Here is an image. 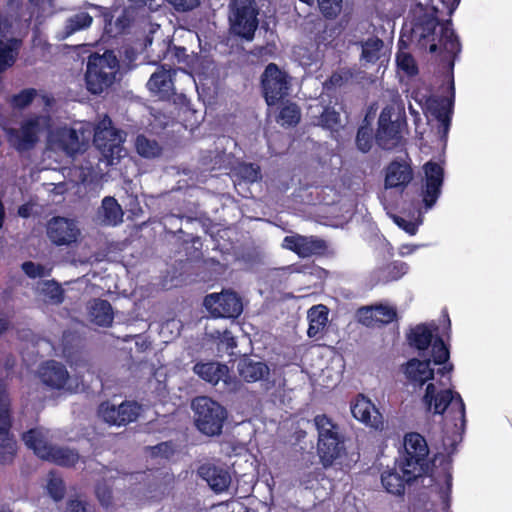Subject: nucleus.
Segmentation results:
<instances>
[{"label":"nucleus","mask_w":512,"mask_h":512,"mask_svg":"<svg viewBox=\"0 0 512 512\" xmlns=\"http://www.w3.org/2000/svg\"><path fill=\"white\" fill-rule=\"evenodd\" d=\"M405 454L399 463V469L405 473L409 480L428 475L438 484L443 480L445 487L440 488L441 498H448L452 489V459L442 456L439 460L440 469H431L428 460L429 447L426 439L417 432H410L404 437Z\"/></svg>","instance_id":"nucleus-1"},{"label":"nucleus","mask_w":512,"mask_h":512,"mask_svg":"<svg viewBox=\"0 0 512 512\" xmlns=\"http://www.w3.org/2000/svg\"><path fill=\"white\" fill-rule=\"evenodd\" d=\"M119 70V61L112 50H106L102 55L94 53L88 58L85 82L92 94H101L110 87Z\"/></svg>","instance_id":"nucleus-2"},{"label":"nucleus","mask_w":512,"mask_h":512,"mask_svg":"<svg viewBox=\"0 0 512 512\" xmlns=\"http://www.w3.org/2000/svg\"><path fill=\"white\" fill-rule=\"evenodd\" d=\"M228 8L230 33L243 40L252 41L259 24L255 0H230Z\"/></svg>","instance_id":"nucleus-3"},{"label":"nucleus","mask_w":512,"mask_h":512,"mask_svg":"<svg viewBox=\"0 0 512 512\" xmlns=\"http://www.w3.org/2000/svg\"><path fill=\"white\" fill-rule=\"evenodd\" d=\"M407 122L405 116L395 112L392 106H386L380 112L375 132V142L383 150H394L404 143L403 129Z\"/></svg>","instance_id":"nucleus-4"},{"label":"nucleus","mask_w":512,"mask_h":512,"mask_svg":"<svg viewBox=\"0 0 512 512\" xmlns=\"http://www.w3.org/2000/svg\"><path fill=\"white\" fill-rule=\"evenodd\" d=\"M195 412V425L208 436L221 433L227 413L224 407L209 397H197L192 402Z\"/></svg>","instance_id":"nucleus-5"},{"label":"nucleus","mask_w":512,"mask_h":512,"mask_svg":"<svg viewBox=\"0 0 512 512\" xmlns=\"http://www.w3.org/2000/svg\"><path fill=\"white\" fill-rule=\"evenodd\" d=\"M428 411L433 409L434 414H444L447 409L453 414L455 420H460L462 424L466 422L465 404L461 395L451 389L436 392L433 383L426 386L425 394L422 399Z\"/></svg>","instance_id":"nucleus-6"},{"label":"nucleus","mask_w":512,"mask_h":512,"mask_svg":"<svg viewBox=\"0 0 512 512\" xmlns=\"http://www.w3.org/2000/svg\"><path fill=\"white\" fill-rule=\"evenodd\" d=\"M261 87L267 105L273 106L289 95L288 75L275 63H269L261 76Z\"/></svg>","instance_id":"nucleus-7"},{"label":"nucleus","mask_w":512,"mask_h":512,"mask_svg":"<svg viewBox=\"0 0 512 512\" xmlns=\"http://www.w3.org/2000/svg\"><path fill=\"white\" fill-rule=\"evenodd\" d=\"M86 145L83 133L66 126L51 131L47 138V146L51 151L69 157L85 151Z\"/></svg>","instance_id":"nucleus-8"},{"label":"nucleus","mask_w":512,"mask_h":512,"mask_svg":"<svg viewBox=\"0 0 512 512\" xmlns=\"http://www.w3.org/2000/svg\"><path fill=\"white\" fill-rule=\"evenodd\" d=\"M49 117L43 115H34L24 120L20 129L10 131L13 146L18 152L32 150L39 141V134L48 126Z\"/></svg>","instance_id":"nucleus-9"},{"label":"nucleus","mask_w":512,"mask_h":512,"mask_svg":"<svg viewBox=\"0 0 512 512\" xmlns=\"http://www.w3.org/2000/svg\"><path fill=\"white\" fill-rule=\"evenodd\" d=\"M93 143L107 158H114L115 154H119L123 137L121 131L113 126L109 116L105 115L96 125Z\"/></svg>","instance_id":"nucleus-10"},{"label":"nucleus","mask_w":512,"mask_h":512,"mask_svg":"<svg viewBox=\"0 0 512 512\" xmlns=\"http://www.w3.org/2000/svg\"><path fill=\"white\" fill-rule=\"evenodd\" d=\"M204 305L219 318H237L243 311L242 300L233 291L209 294L204 298Z\"/></svg>","instance_id":"nucleus-11"},{"label":"nucleus","mask_w":512,"mask_h":512,"mask_svg":"<svg viewBox=\"0 0 512 512\" xmlns=\"http://www.w3.org/2000/svg\"><path fill=\"white\" fill-rule=\"evenodd\" d=\"M440 21L436 15L422 14L416 17L411 28V40L415 41L421 48H428L430 53L438 51L436 42V29Z\"/></svg>","instance_id":"nucleus-12"},{"label":"nucleus","mask_w":512,"mask_h":512,"mask_svg":"<svg viewBox=\"0 0 512 512\" xmlns=\"http://www.w3.org/2000/svg\"><path fill=\"white\" fill-rule=\"evenodd\" d=\"M140 411L141 406L135 401H124L118 406L106 401L101 403L98 409L106 423L116 426H125L136 421Z\"/></svg>","instance_id":"nucleus-13"},{"label":"nucleus","mask_w":512,"mask_h":512,"mask_svg":"<svg viewBox=\"0 0 512 512\" xmlns=\"http://www.w3.org/2000/svg\"><path fill=\"white\" fill-rule=\"evenodd\" d=\"M282 246L285 249L294 252L300 258L324 256L328 252L327 242L315 236H286L283 240Z\"/></svg>","instance_id":"nucleus-14"},{"label":"nucleus","mask_w":512,"mask_h":512,"mask_svg":"<svg viewBox=\"0 0 512 512\" xmlns=\"http://www.w3.org/2000/svg\"><path fill=\"white\" fill-rule=\"evenodd\" d=\"M425 183L422 189V199L426 209H431L437 202L444 181V169L434 161H428L423 166Z\"/></svg>","instance_id":"nucleus-15"},{"label":"nucleus","mask_w":512,"mask_h":512,"mask_svg":"<svg viewBox=\"0 0 512 512\" xmlns=\"http://www.w3.org/2000/svg\"><path fill=\"white\" fill-rule=\"evenodd\" d=\"M46 233L55 246H69L77 241L80 230L73 220L57 216L48 221Z\"/></svg>","instance_id":"nucleus-16"},{"label":"nucleus","mask_w":512,"mask_h":512,"mask_svg":"<svg viewBox=\"0 0 512 512\" xmlns=\"http://www.w3.org/2000/svg\"><path fill=\"white\" fill-rule=\"evenodd\" d=\"M358 322L368 328L382 327L397 319V310L389 305L362 306L356 312Z\"/></svg>","instance_id":"nucleus-17"},{"label":"nucleus","mask_w":512,"mask_h":512,"mask_svg":"<svg viewBox=\"0 0 512 512\" xmlns=\"http://www.w3.org/2000/svg\"><path fill=\"white\" fill-rule=\"evenodd\" d=\"M353 417L375 430L383 429V416L375 404L365 395L358 394L351 402Z\"/></svg>","instance_id":"nucleus-18"},{"label":"nucleus","mask_w":512,"mask_h":512,"mask_svg":"<svg viewBox=\"0 0 512 512\" xmlns=\"http://www.w3.org/2000/svg\"><path fill=\"white\" fill-rule=\"evenodd\" d=\"M198 475L217 494L226 491L231 484L230 472L222 464L204 463L198 468Z\"/></svg>","instance_id":"nucleus-19"},{"label":"nucleus","mask_w":512,"mask_h":512,"mask_svg":"<svg viewBox=\"0 0 512 512\" xmlns=\"http://www.w3.org/2000/svg\"><path fill=\"white\" fill-rule=\"evenodd\" d=\"M440 34L438 43L445 52V59L447 60V67L452 72L456 58L459 56L462 50L460 39L452 26V20L447 19L440 23Z\"/></svg>","instance_id":"nucleus-20"},{"label":"nucleus","mask_w":512,"mask_h":512,"mask_svg":"<svg viewBox=\"0 0 512 512\" xmlns=\"http://www.w3.org/2000/svg\"><path fill=\"white\" fill-rule=\"evenodd\" d=\"M175 74V69L167 68L162 64L160 68L155 71L148 80V89L152 93L158 95L160 99L169 100L175 94L173 82V76Z\"/></svg>","instance_id":"nucleus-21"},{"label":"nucleus","mask_w":512,"mask_h":512,"mask_svg":"<svg viewBox=\"0 0 512 512\" xmlns=\"http://www.w3.org/2000/svg\"><path fill=\"white\" fill-rule=\"evenodd\" d=\"M39 377L51 389L61 390L69 380V373L62 363L49 360L40 367Z\"/></svg>","instance_id":"nucleus-22"},{"label":"nucleus","mask_w":512,"mask_h":512,"mask_svg":"<svg viewBox=\"0 0 512 512\" xmlns=\"http://www.w3.org/2000/svg\"><path fill=\"white\" fill-rule=\"evenodd\" d=\"M413 178L411 166L404 160H393L387 168L385 174L386 188H405Z\"/></svg>","instance_id":"nucleus-23"},{"label":"nucleus","mask_w":512,"mask_h":512,"mask_svg":"<svg viewBox=\"0 0 512 512\" xmlns=\"http://www.w3.org/2000/svg\"><path fill=\"white\" fill-rule=\"evenodd\" d=\"M404 373L407 379L419 386L434 378V369L431 368V360L410 359L405 366Z\"/></svg>","instance_id":"nucleus-24"},{"label":"nucleus","mask_w":512,"mask_h":512,"mask_svg":"<svg viewBox=\"0 0 512 512\" xmlns=\"http://www.w3.org/2000/svg\"><path fill=\"white\" fill-rule=\"evenodd\" d=\"M193 371L197 374L202 380L216 385L219 381L223 380L226 382V378L228 377V366L226 364L209 361V362H197Z\"/></svg>","instance_id":"nucleus-25"},{"label":"nucleus","mask_w":512,"mask_h":512,"mask_svg":"<svg viewBox=\"0 0 512 512\" xmlns=\"http://www.w3.org/2000/svg\"><path fill=\"white\" fill-rule=\"evenodd\" d=\"M318 453L324 466L333 464L343 449L341 436H331L318 439Z\"/></svg>","instance_id":"nucleus-26"},{"label":"nucleus","mask_w":512,"mask_h":512,"mask_svg":"<svg viewBox=\"0 0 512 512\" xmlns=\"http://www.w3.org/2000/svg\"><path fill=\"white\" fill-rule=\"evenodd\" d=\"M329 310L325 305H314L308 310L309 327L307 335L310 338H319L328 323Z\"/></svg>","instance_id":"nucleus-27"},{"label":"nucleus","mask_w":512,"mask_h":512,"mask_svg":"<svg viewBox=\"0 0 512 512\" xmlns=\"http://www.w3.org/2000/svg\"><path fill=\"white\" fill-rule=\"evenodd\" d=\"M22 440L29 449L33 450L35 455L43 460H46L53 446L47 442L43 432L38 428H32L23 433Z\"/></svg>","instance_id":"nucleus-28"},{"label":"nucleus","mask_w":512,"mask_h":512,"mask_svg":"<svg viewBox=\"0 0 512 512\" xmlns=\"http://www.w3.org/2000/svg\"><path fill=\"white\" fill-rule=\"evenodd\" d=\"M240 376L246 382H256L269 374V367L264 362H255L250 359L242 360L238 365Z\"/></svg>","instance_id":"nucleus-29"},{"label":"nucleus","mask_w":512,"mask_h":512,"mask_svg":"<svg viewBox=\"0 0 512 512\" xmlns=\"http://www.w3.org/2000/svg\"><path fill=\"white\" fill-rule=\"evenodd\" d=\"M405 473L400 475L396 470H389L381 475V483L385 490L393 495L401 496L405 492V485L412 483Z\"/></svg>","instance_id":"nucleus-30"},{"label":"nucleus","mask_w":512,"mask_h":512,"mask_svg":"<svg viewBox=\"0 0 512 512\" xmlns=\"http://www.w3.org/2000/svg\"><path fill=\"white\" fill-rule=\"evenodd\" d=\"M452 98H442L435 100L433 107V115L441 123L443 133L446 135L451 125V118L453 113V98H454V83L451 82Z\"/></svg>","instance_id":"nucleus-31"},{"label":"nucleus","mask_w":512,"mask_h":512,"mask_svg":"<svg viewBox=\"0 0 512 512\" xmlns=\"http://www.w3.org/2000/svg\"><path fill=\"white\" fill-rule=\"evenodd\" d=\"M408 270L409 266L406 262L399 260L391 261L377 269L378 282L386 284L397 281L402 278Z\"/></svg>","instance_id":"nucleus-32"},{"label":"nucleus","mask_w":512,"mask_h":512,"mask_svg":"<svg viewBox=\"0 0 512 512\" xmlns=\"http://www.w3.org/2000/svg\"><path fill=\"white\" fill-rule=\"evenodd\" d=\"M90 314L94 323L102 327L111 326L114 319L113 309L110 302L103 299H96L94 301L91 306Z\"/></svg>","instance_id":"nucleus-33"},{"label":"nucleus","mask_w":512,"mask_h":512,"mask_svg":"<svg viewBox=\"0 0 512 512\" xmlns=\"http://www.w3.org/2000/svg\"><path fill=\"white\" fill-rule=\"evenodd\" d=\"M384 42L377 36H372L361 42V60L375 64L381 57Z\"/></svg>","instance_id":"nucleus-34"},{"label":"nucleus","mask_w":512,"mask_h":512,"mask_svg":"<svg viewBox=\"0 0 512 512\" xmlns=\"http://www.w3.org/2000/svg\"><path fill=\"white\" fill-rule=\"evenodd\" d=\"M46 460L58 466L74 467L79 460V454L69 448L52 446Z\"/></svg>","instance_id":"nucleus-35"},{"label":"nucleus","mask_w":512,"mask_h":512,"mask_svg":"<svg viewBox=\"0 0 512 512\" xmlns=\"http://www.w3.org/2000/svg\"><path fill=\"white\" fill-rule=\"evenodd\" d=\"M433 338V332L425 324L417 325L407 335L409 344L420 351L428 349Z\"/></svg>","instance_id":"nucleus-36"},{"label":"nucleus","mask_w":512,"mask_h":512,"mask_svg":"<svg viewBox=\"0 0 512 512\" xmlns=\"http://www.w3.org/2000/svg\"><path fill=\"white\" fill-rule=\"evenodd\" d=\"M301 120V110L299 106L291 101H287L280 108L276 121L285 128L295 127Z\"/></svg>","instance_id":"nucleus-37"},{"label":"nucleus","mask_w":512,"mask_h":512,"mask_svg":"<svg viewBox=\"0 0 512 512\" xmlns=\"http://www.w3.org/2000/svg\"><path fill=\"white\" fill-rule=\"evenodd\" d=\"M162 55H158L160 61H167L163 63L167 68L174 69L176 64L184 63L187 57L186 48L172 46L170 43L162 42Z\"/></svg>","instance_id":"nucleus-38"},{"label":"nucleus","mask_w":512,"mask_h":512,"mask_svg":"<svg viewBox=\"0 0 512 512\" xmlns=\"http://www.w3.org/2000/svg\"><path fill=\"white\" fill-rule=\"evenodd\" d=\"M92 22L93 17L86 12H80L70 16L65 22L63 30L64 37H69L77 31L89 28Z\"/></svg>","instance_id":"nucleus-39"},{"label":"nucleus","mask_w":512,"mask_h":512,"mask_svg":"<svg viewBox=\"0 0 512 512\" xmlns=\"http://www.w3.org/2000/svg\"><path fill=\"white\" fill-rule=\"evenodd\" d=\"M102 216L107 224L116 225L122 221V210L115 198L107 196L102 200Z\"/></svg>","instance_id":"nucleus-40"},{"label":"nucleus","mask_w":512,"mask_h":512,"mask_svg":"<svg viewBox=\"0 0 512 512\" xmlns=\"http://www.w3.org/2000/svg\"><path fill=\"white\" fill-rule=\"evenodd\" d=\"M90 7L96 10L95 17L101 20L104 33L109 37L118 35V33L121 31V28L115 29L114 27V11L110 8L95 4H91Z\"/></svg>","instance_id":"nucleus-41"},{"label":"nucleus","mask_w":512,"mask_h":512,"mask_svg":"<svg viewBox=\"0 0 512 512\" xmlns=\"http://www.w3.org/2000/svg\"><path fill=\"white\" fill-rule=\"evenodd\" d=\"M375 141V133L369 124H362L358 127L355 144L357 149L362 153H368L373 147Z\"/></svg>","instance_id":"nucleus-42"},{"label":"nucleus","mask_w":512,"mask_h":512,"mask_svg":"<svg viewBox=\"0 0 512 512\" xmlns=\"http://www.w3.org/2000/svg\"><path fill=\"white\" fill-rule=\"evenodd\" d=\"M136 151L145 158H154L161 154V147L156 140H150L144 135H138L136 138Z\"/></svg>","instance_id":"nucleus-43"},{"label":"nucleus","mask_w":512,"mask_h":512,"mask_svg":"<svg viewBox=\"0 0 512 512\" xmlns=\"http://www.w3.org/2000/svg\"><path fill=\"white\" fill-rule=\"evenodd\" d=\"M314 423L318 431V439H325V437H328L329 435H340L338 425L335 424L333 420L326 414L316 415L314 418Z\"/></svg>","instance_id":"nucleus-44"},{"label":"nucleus","mask_w":512,"mask_h":512,"mask_svg":"<svg viewBox=\"0 0 512 512\" xmlns=\"http://www.w3.org/2000/svg\"><path fill=\"white\" fill-rule=\"evenodd\" d=\"M317 124L324 129L337 130L341 124L340 114L333 107L326 106L317 118Z\"/></svg>","instance_id":"nucleus-45"},{"label":"nucleus","mask_w":512,"mask_h":512,"mask_svg":"<svg viewBox=\"0 0 512 512\" xmlns=\"http://www.w3.org/2000/svg\"><path fill=\"white\" fill-rule=\"evenodd\" d=\"M42 293L51 304L59 305L63 303L65 291L55 280H47L43 284Z\"/></svg>","instance_id":"nucleus-46"},{"label":"nucleus","mask_w":512,"mask_h":512,"mask_svg":"<svg viewBox=\"0 0 512 512\" xmlns=\"http://www.w3.org/2000/svg\"><path fill=\"white\" fill-rule=\"evenodd\" d=\"M16 454V441L8 432L0 434V463H11Z\"/></svg>","instance_id":"nucleus-47"},{"label":"nucleus","mask_w":512,"mask_h":512,"mask_svg":"<svg viewBox=\"0 0 512 512\" xmlns=\"http://www.w3.org/2000/svg\"><path fill=\"white\" fill-rule=\"evenodd\" d=\"M432 344L433 362L436 365L445 364L450 357V352L442 337L437 336Z\"/></svg>","instance_id":"nucleus-48"},{"label":"nucleus","mask_w":512,"mask_h":512,"mask_svg":"<svg viewBox=\"0 0 512 512\" xmlns=\"http://www.w3.org/2000/svg\"><path fill=\"white\" fill-rule=\"evenodd\" d=\"M240 177L248 183H254L262 179L260 166L254 163H243L238 168Z\"/></svg>","instance_id":"nucleus-49"},{"label":"nucleus","mask_w":512,"mask_h":512,"mask_svg":"<svg viewBox=\"0 0 512 512\" xmlns=\"http://www.w3.org/2000/svg\"><path fill=\"white\" fill-rule=\"evenodd\" d=\"M21 269L31 279L48 277L52 271L51 268H46L44 265L33 261L23 262Z\"/></svg>","instance_id":"nucleus-50"},{"label":"nucleus","mask_w":512,"mask_h":512,"mask_svg":"<svg viewBox=\"0 0 512 512\" xmlns=\"http://www.w3.org/2000/svg\"><path fill=\"white\" fill-rule=\"evenodd\" d=\"M396 62L398 68L408 76H416L418 74L417 64L411 54L404 52L398 53L396 56Z\"/></svg>","instance_id":"nucleus-51"},{"label":"nucleus","mask_w":512,"mask_h":512,"mask_svg":"<svg viewBox=\"0 0 512 512\" xmlns=\"http://www.w3.org/2000/svg\"><path fill=\"white\" fill-rule=\"evenodd\" d=\"M36 95L37 91L34 88L23 89L13 96L12 103L15 107L23 109L33 102Z\"/></svg>","instance_id":"nucleus-52"},{"label":"nucleus","mask_w":512,"mask_h":512,"mask_svg":"<svg viewBox=\"0 0 512 512\" xmlns=\"http://www.w3.org/2000/svg\"><path fill=\"white\" fill-rule=\"evenodd\" d=\"M15 58L12 54V48L3 40H0V73L13 66Z\"/></svg>","instance_id":"nucleus-53"},{"label":"nucleus","mask_w":512,"mask_h":512,"mask_svg":"<svg viewBox=\"0 0 512 512\" xmlns=\"http://www.w3.org/2000/svg\"><path fill=\"white\" fill-rule=\"evenodd\" d=\"M47 490L55 501H60L65 495V484L61 478L51 477L47 484Z\"/></svg>","instance_id":"nucleus-54"},{"label":"nucleus","mask_w":512,"mask_h":512,"mask_svg":"<svg viewBox=\"0 0 512 512\" xmlns=\"http://www.w3.org/2000/svg\"><path fill=\"white\" fill-rule=\"evenodd\" d=\"M320 11L326 18H334L341 9L342 0H317Z\"/></svg>","instance_id":"nucleus-55"},{"label":"nucleus","mask_w":512,"mask_h":512,"mask_svg":"<svg viewBox=\"0 0 512 512\" xmlns=\"http://www.w3.org/2000/svg\"><path fill=\"white\" fill-rule=\"evenodd\" d=\"M95 493L102 506L107 508L112 504L113 494L108 486L97 485Z\"/></svg>","instance_id":"nucleus-56"},{"label":"nucleus","mask_w":512,"mask_h":512,"mask_svg":"<svg viewBox=\"0 0 512 512\" xmlns=\"http://www.w3.org/2000/svg\"><path fill=\"white\" fill-rule=\"evenodd\" d=\"M178 12H188L199 6L200 0H166Z\"/></svg>","instance_id":"nucleus-57"},{"label":"nucleus","mask_w":512,"mask_h":512,"mask_svg":"<svg viewBox=\"0 0 512 512\" xmlns=\"http://www.w3.org/2000/svg\"><path fill=\"white\" fill-rule=\"evenodd\" d=\"M394 222L409 235H415L418 231V225L415 222L403 217L395 216Z\"/></svg>","instance_id":"nucleus-58"},{"label":"nucleus","mask_w":512,"mask_h":512,"mask_svg":"<svg viewBox=\"0 0 512 512\" xmlns=\"http://www.w3.org/2000/svg\"><path fill=\"white\" fill-rule=\"evenodd\" d=\"M346 80H347V78L344 77L341 73L334 72L324 82V88L326 90H331V89H335V88L341 87L345 83Z\"/></svg>","instance_id":"nucleus-59"},{"label":"nucleus","mask_w":512,"mask_h":512,"mask_svg":"<svg viewBox=\"0 0 512 512\" xmlns=\"http://www.w3.org/2000/svg\"><path fill=\"white\" fill-rule=\"evenodd\" d=\"M66 512H88L87 504L79 499H70L67 502Z\"/></svg>","instance_id":"nucleus-60"},{"label":"nucleus","mask_w":512,"mask_h":512,"mask_svg":"<svg viewBox=\"0 0 512 512\" xmlns=\"http://www.w3.org/2000/svg\"><path fill=\"white\" fill-rule=\"evenodd\" d=\"M418 246L413 244H403L399 247V255L400 256H407L412 253H414L417 250Z\"/></svg>","instance_id":"nucleus-61"},{"label":"nucleus","mask_w":512,"mask_h":512,"mask_svg":"<svg viewBox=\"0 0 512 512\" xmlns=\"http://www.w3.org/2000/svg\"><path fill=\"white\" fill-rule=\"evenodd\" d=\"M17 213L22 218H28L32 213V206L28 203L22 204L18 207Z\"/></svg>","instance_id":"nucleus-62"},{"label":"nucleus","mask_w":512,"mask_h":512,"mask_svg":"<svg viewBox=\"0 0 512 512\" xmlns=\"http://www.w3.org/2000/svg\"><path fill=\"white\" fill-rule=\"evenodd\" d=\"M125 21H126V19L124 17H122V18H117L116 22L114 23L115 29L121 28V31L118 34H121L124 31V29L126 27Z\"/></svg>","instance_id":"nucleus-63"},{"label":"nucleus","mask_w":512,"mask_h":512,"mask_svg":"<svg viewBox=\"0 0 512 512\" xmlns=\"http://www.w3.org/2000/svg\"><path fill=\"white\" fill-rule=\"evenodd\" d=\"M10 327V322L7 319L0 318V334L6 332Z\"/></svg>","instance_id":"nucleus-64"}]
</instances>
